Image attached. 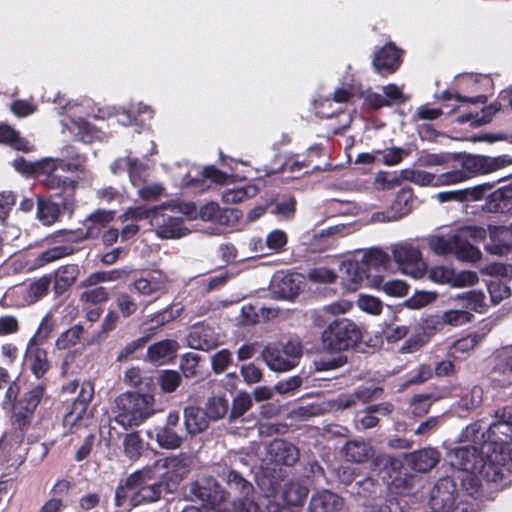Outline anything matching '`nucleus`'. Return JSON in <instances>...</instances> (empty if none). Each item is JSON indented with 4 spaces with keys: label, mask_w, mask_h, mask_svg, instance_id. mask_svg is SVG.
<instances>
[{
    "label": "nucleus",
    "mask_w": 512,
    "mask_h": 512,
    "mask_svg": "<svg viewBox=\"0 0 512 512\" xmlns=\"http://www.w3.org/2000/svg\"><path fill=\"white\" fill-rule=\"evenodd\" d=\"M461 243L457 232L449 236L432 235L428 238V245L436 254L452 253L457 259L468 262H477L481 259L482 253L477 247H464Z\"/></svg>",
    "instance_id": "obj_10"
},
{
    "label": "nucleus",
    "mask_w": 512,
    "mask_h": 512,
    "mask_svg": "<svg viewBox=\"0 0 512 512\" xmlns=\"http://www.w3.org/2000/svg\"><path fill=\"white\" fill-rule=\"evenodd\" d=\"M488 291L491 296V301L494 304L508 298L511 293L509 286L500 280L490 282L488 285Z\"/></svg>",
    "instance_id": "obj_62"
},
{
    "label": "nucleus",
    "mask_w": 512,
    "mask_h": 512,
    "mask_svg": "<svg viewBox=\"0 0 512 512\" xmlns=\"http://www.w3.org/2000/svg\"><path fill=\"white\" fill-rule=\"evenodd\" d=\"M50 285V276L38 278L26 288L25 301L29 304L35 303L48 292Z\"/></svg>",
    "instance_id": "obj_42"
},
{
    "label": "nucleus",
    "mask_w": 512,
    "mask_h": 512,
    "mask_svg": "<svg viewBox=\"0 0 512 512\" xmlns=\"http://www.w3.org/2000/svg\"><path fill=\"white\" fill-rule=\"evenodd\" d=\"M151 394L124 393L115 399L114 420L124 428L138 426L155 413Z\"/></svg>",
    "instance_id": "obj_3"
},
{
    "label": "nucleus",
    "mask_w": 512,
    "mask_h": 512,
    "mask_svg": "<svg viewBox=\"0 0 512 512\" xmlns=\"http://www.w3.org/2000/svg\"><path fill=\"white\" fill-rule=\"evenodd\" d=\"M183 311L181 304H172L161 311L148 315L142 322L141 329L149 336V339L156 335L159 328L177 319Z\"/></svg>",
    "instance_id": "obj_17"
},
{
    "label": "nucleus",
    "mask_w": 512,
    "mask_h": 512,
    "mask_svg": "<svg viewBox=\"0 0 512 512\" xmlns=\"http://www.w3.org/2000/svg\"><path fill=\"white\" fill-rule=\"evenodd\" d=\"M181 382V377L176 371L166 370L164 371L160 378L159 384L161 389L166 393H171L176 390Z\"/></svg>",
    "instance_id": "obj_61"
},
{
    "label": "nucleus",
    "mask_w": 512,
    "mask_h": 512,
    "mask_svg": "<svg viewBox=\"0 0 512 512\" xmlns=\"http://www.w3.org/2000/svg\"><path fill=\"white\" fill-rule=\"evenodd\" d=\"M308 487L299 480L287 481L281 489V498L288 505H301L308 495Z\"/></svg>",
    "instance_id": "obj_29"
},
{
    "label": "nucleus",
    "mask_w": 512,
    "mask_h": 512,
    "mask_svg": "<svg viewBox=\"0 0 512 512\" xmlns=\"http://www.w3.org/2000/svg\"><path fill=\"white\" fill-rule=\"evenodd\" d=\"M94 395V386L86 381L81 384L78 396L73 403L72 410L64 416L63 424L69 427V431L74 432V427H87L90 423V416L87 413V407Z\"/></svg>",
    "instance_id": "obj_13"
},
{
    "label": "nucleus",
    "mask_w": 512,
    "mask_h": 512,
    "mask_svg": "<svg viewBox=\"0 0 512 512\" xmlns=\"http://www.w3.org/2000/svg\"><path fill=\"white\" fill-rule=\"evenodd\" d=\"M436 297L437 295L434 292L418 291L407 299L406 305L411 309H420L435 301Z\"/></svg>",
    "instance_id": "obj_58"
},
{
    "label": "nucleus",
    "mask_w": 512,
    "mask_h": 512,
    "mask_svg": "<svg viewBox=\"0 0 512 512\" xmlns=\"http://www.w3.org/2000/svg\"><path fill=\"white\" fill-rule=\"evenodd\" d=\"M454 160H459L460 167L449 170L452 185L459 184L477 174H488L509 166L512 159L506 155L488 157L480 155H453Z\"/></svg>",
    "instance_id": "obj_5"
},
{
    "label": "nucleus",
    "mask_w": 512,
    "mask_h": 512,
    "mask_svg": "<svg viewBox=\"0 0 512 512\" xmlns=\"http://www.w3.org/2000/svg\"><path fill=\"white\" fill-rule=\"evenodd\" d=\"M81 325H74L60 334L55 342V346L59 350L69 349L78 344L83 334Z\"/></svg>",
    "instance_id": "obj_43"
},
{
    "label": "nucleus",
    "mask_w": 512,
    "mask_h": 512,
    "mask_svg": "<svg viewBox=\"0 0 512 512\" xmlns=\"http://www.w3.org/2000/svg\"><path fill=\"white\" fill-rule=\"evenodd\" d=\"M489 467L493 473L488 474V481L499 482L503 486L512 482V450L493 449L489 455Z\"/></svg>",
    "instance_id": "obj_15"
},
{
    "label": "nucleus",
    "mask_w": 512,
    "mask_h": 512,
    "mask_svg": "<svg viewBox=\"0 0 512 512\" xmlns=\"http://www.w3.org/2000/svg\"><path fill=\"white\" fill-rule=\"evenodd\" d=\"M157 213V206L153 208H146L144 206L130 207L123 214L119 216L121 222L129 220L140 221L143 219H150L152 224L153 217Z\"/></svg>",
    "instance_id": "obj_47"
},
{
    "label": "nucleus",
    "mask_w": 512,
    "mask_h": 512,
    "mask_svg": "<svg viewBox=\"0 0 512 512\" xmlns=\"http://www.w3.org/2000/svg\"><path fill=\"white\" fill-rule=\"evenodd\" d=\"M341 270L344 271L342 275L343 283L349 291H356L359 285L366 279V273L358 262H344Z\"/></svg>",
    "instance_id": "obj_31"
},
{
    "label": "nucleus",
    "mask_w": 512,
    "mask_h": 512,
    "mask_svg": "<svg viewBox=\"0 0 512 512\" xmlns=\"http://www.w3.org/2000/svg\"><path fill=\"white\" fill-rule=\"evenodd\" d=\"M390 252L394 262L403 274L415 279L421 278L424 275L426 265L417 247L407 242H400L393 244L390 247Z\"/></svg>",
    "instance_id": "obj_9"
},
{
    "label": "nucleus",
    "mask_w": 512,
    "mask_h": 512,
    "mask_svg": "<svg viewBox=\"0 0 512 512\" xmlns=\"http://www.w3.org/2000/svg\"><path fill=\"white\" fill-rule=\"evenodd\" d=\"M53 329L52 317L47 314L41 320L35 334L30 338L28 343L42 345L49 337Z\"/></svg>",
    "instance_id": "obj_54"
},
{
    "label": "nucleus",
    "mask_w": 512,
    "mask_h": 512,
    "mask_svg": "<svg viewBox=\"0 0 512 512\" xmlns=\"http://www.w3.org/2000/svg\"><path fill=\"white\" fill-rule=\"evenodd\" d=\"M495 420L487 429L488 444L501 445L512 440V406H505L497 409L494 414ZM494 448L491 447V451Z\"/></svg>",
    "instance_id": "obj_14"
},
{
    "label": "nucleus",
    "mask_w": 512,
    "mask_h": 512,
    "mask_svg": "<svg viewBox=\"0 0 512 512\" xmlns=\"http://www.w3.org/2000/svg\"><path fill=\"white\" fill-rule=\"evenodd\" d=\"M400 57V51L388 43L375 54L373 65L378 72L392 73L400 65Z\"/></svg>",
    "instance_id": "obj_21"
},
{
    "label": "nucleus",
    "mask_w": 512,
    "mask_h": 512,
    "mask_svg": "<svg viewBox=\"0 0 512 512\" xmlns=\"http://www.w3.org/2000/svg\"><path fill=\"white\" fill-rule=\"evenodd\" d=\"M491 453V444L484 443L480 452L475 446L453 449L447 454V460L451 467L471 474L475 480L488 481V474L493 473L489 467Z\"/></svg>",
    "instance_id": "obj_4"
},
{
    "label": "nucleus",
    "mask_w": 512,
    "mask_h": 512,
    "mask_svg": "<svg viewBox=\"0 0 512 512\" xmlns=\"http://www.w3.org/2000/svg\"><path fill=\"white\" fill-rule=\"evenodd\" d=\"M479 277L474 271H461L453 273L452 287L464 288L477 284Z\"/></svg>",
    "instance_id": "obj_63"
},
{
    "label": "nucleus",
    "mask_w": 512,
    "mask_h": 512,
    "mask_svg": "<svg viewBox=\"0 0 512 512\" xmlns=\"http://www.w3.org/2000/svg\"><path fill=\"white\" fill-rule=\"evenodd\" d=\"M302 354L301 343L289 340L285 343L266 345L261 352V358L271 371L281 373L295 368Z\"/></svg>",
    "instance_id": "obj_7"
},
{
    "label": "nucleus",
    "mask_w": 512,
    "mask_h": 512,
    "mask_svg": "<svg viewBox=\"0 0 512 512\" xmlns=\"http://www.w3.org/2000/svg\"><path fill=\"white\" fill-rule=\"evenodd\" d=\"M123 454L131 461H136L142 455L145 443L138 432L126 433L122 442Z\"/></svg>",
    "instance_id": "obj_37"
},
{
    "label": "nucleus",
    "mask_w": 512,
    "mask_h": 512,
    "mask_svg": "<svg viewBox=\"0 0 512 512\" xmlns=\"http://www.w3.org/2000/svg\"><path fill=\"white\" fill-rule=\"evenodd\" d=\"M188 346L192 349L209 351L217 346V340L213 337L212 330L202 326H196L187 337Z\"/></svg>",
    "instance_id": "obj_27"
},
{
    "label": "nucleus",
    "mask_w": 512,
    "mask_h": 512,
    "mask_svg": "<svg viewBox=\"0 0 512 512\" xmlns=\"http://www.w3.org/2000/svg\"><path fill=\"white\" fill-rule=\"evenodd\" d=\"M73 249L68 246H57L42 252L37 258L39 266L59 260L65 256L72 254Z\"/></svg>",
    "instance_id": "obj_49"
},
{
    "label": "nucleus",
    "mask_w": 512,
    "mask_h": 512,
    "mask_svg": "<svg viewBox=\"0 0 512 512\" xmlns=\"http://www.w3.org/2000/svg\"><path fill=\"white\" fill-rule=\"evenodd\" d=\"M307 278L315 284H330L335 282L337 275L327 267H315L308 271Z\"/></svg>",
    "instance_id": "obj_52"
},
{
    "label": "nucleus",
    "mask_w": 512,
    "mask_h": 512,
    "mask_svg": "<svg viewBox=\"0 0 512 512\" xmlns=\"http://www.w3.org/2000/svg\"><path fill=\"white\" fill-rule=\"evenodd\" d=\"M391 412L392 405L389 403L369 406L361 415L358 416L357 424L362 429L373 428L378 424L379 421L376 414L386 416Z\"/></svg>",
    "instance_id": "obj_34"
},
{
    "label": "nucleus",
    "mask_w": 512,
    "mask_h": 512,
    "mask_svg": "<svg viewBox=\"0 0 512 512\" xmlns=\"http://www.w3.org/2000/svg\"><path fill=\"white\" fill-rule=\"evenodd\" d=\"M479 334H470L455 341L451 347V354L468 353L473 350L482 340Z\"/></svg>",
    "instance_id": "obj_51"
},
{
    "label": "nucleus",
    "mask_w": 512,
    "mask_h": 512,
    "mask_svg": "<svg viewBox=\"0 0 512 512\" xmlns=\"http://www.w3.org/2000/svg\"><path fill=\"white\" fill-rule=\"evenodd\" d=\"M252 407V398L247 392H239L232 401L229 420L243 416Z\"/></svg>",
    "instance_id": "obj_48"
},
{
    "label": "nucleus",
    "mask_w": 512,
    "mask_h": 512,
    "mask_svg": "<svg viewBox=\"0 0 512 512\" xmlns=\"http://www.w3.org/2000/svg\"><path fill=\"white\" fill-rule=\"evenodd\" d=\"M450 301L456 303L457 306L465 308L469 312L475 311L480 313L486 306L485 294L477 290L458 294L454 298H451Z\"/></svg>",
    "instance_id": "obj_33"
},
{
    "label": "nucleus",
    "mask_w": 512,
    "mask_h": 512,
    "mask_svg": "<svg viewBox=\"0 0 512 512\" xmlns=\"http://www.w3.org/2000/svg\"><path fill=\"white\" fill-rule=\"evenodd\" d=\"M345 362L346 359L341 355H323L314 364L317 370L328 371L342 367Z\"/></svg>",
    "instance_id": "obj_59"
},
{
    "label": "nucleus",
    "mask_w": 512,
    "mask_h": 512,
    "mask_svg": "<svg viewBox=\"0 0 512 512\" xmlns=\"http://www.w3.org/2000/svg\"><path fill=\"white\" fill-rule=\"evenodd\" d=\"M155 440L161 448L174 450L181 447L184 439L174 428L163 426L157 429Z\"/></svg>",
    "instance_id": "obj_39"
},
{
    "label": "nucleus",
    "mask_w": 512,
    "mask_h": 512,
    "mask_svg": "<svg viewBox=\"0 0 512 512\" xmlns=\"http://www.w3.org/2000/svg\"><path fill=\"white\" fill-rule=\"evenodd\" d=\"M64 152L66 160L43 158L37 162H28L23 157H18L13 161V167L25 175L43 176V182L49 188L74 191L77 181L62 177L58 172H84L85 158L74 155L73 147H66Z\"/></svg>",
    "instance_id": "obj_1"
},
{
    "label": "nucleus",
    "mask_w": 512,
    "mask_h": 512,
    "mask_svg": "<svg viewBox=\"0 0 512 512\" xmlns=\"http://www.w3.org/2000/svg\"><path fill=\"white\" fill-rule=\"evenodd\" d=\"M406 460L414 470L427 472L439 462L440 454L436 449L429 447L410 453Z\"/></svg>",
    "instance_id": "obj_24"
},
{
    "label": "nucleus",
    "mask_w": 512,
    "mask_h": 512,
    "mask_svg": "<svg viewBox=\"0 0 512 512\" xmlns=\"http://www.w3.org/2000/svg\"><path fill=\"white\" fill-rule=\"evenodd\" d=\"M456 308L447 310L443 313L441 319L444 324L450 326H461L471 321L473 315L471 312L467 311L465 308L457 306Z\"/></svg>",
    "instance_id": "obj_44"
},
{
    "label": "nucleus",
    "mask_w": 512,
    "mask_h": 512,
    "mask_svg": "<svg viewBox=\"0 0 512 512\" xmlns=\"http://www.w3.org/2000/svg\"><path fill=\"white\" fill-rule=\"evenodd\" d=\"M127 170L132 185L137 188L138 196L145 201L157 200L165 194L161 183H147L145 172L147 166L136 158H119L112 166L114 173L118 170Z\"/></svg>",
    "instance_id": "obj_6"
},
{
    "label": "nucleus",
    "mask_w": 512,
    "mask_h": 512,
    "mask_svg": "<svg viewBox=\"0 0 512 512\" xmlns=\"http://www.w3.org/2000/svg\"><path fill=\"white\" fill-rule=\"evenodd\" d=\"M167 204L157 206V213L153 217L152 226L156 235L162 239H179L189 233V229L183 227V218L175 214Z\"/></svg>",
    "instance_id": "obj_11"
},
{
    "label": "nucleus",
    "mask_w": 512,
    "mask_h": 512,
    "mask_svg": "<svg viewBox=\"0 0 512 512\" xmlns=\"http://www.w3.org/2000/svg\"><path fill=\"white\" fill-rule=\"evenodd\" d=\"M43 393V386L37 385L36 387H34L28 393L25 394V396L21 400V405L27 415H30L34 412V410L40 403Z\"/></svg>",
    "instance_id": "obj_53"
},
{
    "label": "nucleus",
    "mask_w": 512,
    "mask_h": 512,
    "mask_svg": "<svg viewBox=\"0 0 512 512\" xmlns=\"http://www.w3.org/2000/svg\"><path fill=\"white\" fill-rule=\"evenodd\" d=\"M508 233L509 230L505 228H490V242L485 246L486 251L494 255L507 253L511 248L510 244L505 240Z\"/></svg>",
    "instance_id": "obj_36"
},
{
    "label": "nucleus",
    "mask_w": 512,
    "mask_h": 512,
    "mask_svg": "<svg viewBox=\"0 0 512 512\" xmlns=\"http://www.w3.org/2000/svg\"><path fill=\"white\" fill-rule=\"evenodd\" d=\"M240 375L247 385H254L263 380V370L254 363L244 364L240 367Z\"/></svg>",
    "instance_id": "obj_55"
},
{
    "label": "nucleus",
    "mask_w": 512,
    "mask_h": 512,
    "mask_svg": "<svg viewBox=\"0 0 512 512\" xmlns=\"http://www.w3.org/2000/svg\"><path fill=\"white\" fill-rule=\"evenodd\" d=\"M0 143L8 144L17 150L25 152L31 150L29 143L20 138L18 133L6 124H0Z\"/></svg>",
    "instance_id": "obj_41"
},
{
    "label": "nucleus",
    "mask_w": 512,
    "mask_h": 512,
    "mask_svg": "<svg viewBox=\"0 0 512 512\" xmlns=\"http://www.w3.org/2000/svg\"><path fill=\"white\" fill-rule=\"evenodd\" d=\"M377 155L384 164L393 166L400 163L408 155V152L402 148L393 147L385 151H378Z\"/></svg>",
    "instance_id": "obj_57"
},
{
    "label": "nucleus",
    "mask_w": 512,
    "mask_h": 512,
    "mask_svg": "<svg viewBox=\"0 0 512 512\" xmlns=\"http://www.w3.org/2000/svg\"><path fill=\"white\" fill-rule=\"evenodd\" d=\"M80 274L78 265L68 264L59 267L55 271L54 290L60 295L65 292L77 279Z\"/></svg>",
    "instance_id": "obj_32"
},
{
    "label": "nucleus",
    "mask_w": 512,
    "mask_h": 512,
    "mask_svg": "<svg viewBox=\"0 0 512 512\" xmlns=\"http://www.w3.org/2000/svg\"><path fill=\"white\" fill-rule=\"evenodd\" d=\"M323 345L330 351H344L362 339L361 329L353 321L343 318L329 324L322 334Z\"/></svg>",
    "instance_id": "obj_8"
},
{
    "label": "nucleus",
    "mask_w": 512,
    "mask_h": 512,
    "mask_svg": "<svg viewBox=\"0 0 512 512\" xmlns=\"http://www.w3.org/2000/svg\"><path fill=\"white\" fill-rule=\"evenodd\" d=\"M24 362L38 379L43 378L51 367L47 351L41 345L32 343H27Z\"/></svg>",
    "instance_id": "obj_18"
},
{
    "label": "nucleus",
    "mask_w": 512,
    "mask_h": 512,
    "mask_svg": "<svg viewBox=\"0 0 512 512\" xmlns=\"http://www.w3.org/2000/svg\"><path fill=\"white\" fill-rule=\"evenodd\" d=\"M342 450L346 460L354 463H362L374 455L372 446L360 440L347 442Z\"/></svg>",
    "instance_id": "obj_30"
},
{
    "label": "nucleus",
    "mask_w": 512,
    "mask_h": 512,
    "mask_svg": "<svg viewBox=\"0 0 512 512\" xmlns=\"http://www.w3.org/2000/svg\"><path fill=\"white\" fill-rule=\"evenodd\" d=\"M405 178L419 186H449L452 185L451 176L449 171L441 174H432L423 170H405Z\"/></svg>",
    "instance_id": "obj_22"
},
{
    "label": "nucleus",
    "mask_w": 512,
    "mask_h": 512,
    "mask_svg": "<svg viewBox=\"0 0 512 512\" xmlns=\"http://www.w3.org/2000/svg\"><path fill=\"white\" fill-rule=\"evenodd\" d=\"M187 497L191 501L201 502L203 511H206L210 507L219 506L225 499V493L215 479L202 477L189 484Z\"/></svg>",
    "instance_id": "obj_12"
},
{
    "label": "nucleus",
    "mask_w": 512,
    "mask_h": 512,
    "mask_svg": "<svg viewBox=\"0 0 512 512\" xmlns=\"http://www.w3.org/2000/svg\"><path fill=\"white\" fill-rule=\"evenodd\" d=\"M390 258L389 255L381 249H371L363 255V262L369 267L387 268Z\"/></svg>",
    "instance_id": "obj_50"
},
{
    "label": "nucleus",
    "mask_w": 512,
    "mask_h": 512,
    "mask_svg": "<svg viewBox=\"0 0 512 512\" xmlns=\"http://www.w3.org/2000/svg\"><path fill=\"white\" fill-rule=\"evenodd\" d=\"M459 242H462L461 246L474 247L469 240L474 242L482 241L486 238V230L481 227L467 226L461 227L457 231Z\"/></svg>",
    "instance_id": "obj_45"
},
{
    "label": "nucleus",
    "mask_w": 512,
    "mask_h": 512,
    "mask_svg": "<svg viewBox=\"0 0 512 512\" xmlns=\"http://www.w3.org/2000/svg\"><path fill=\"white\" fill-rule=\"evenodd\" d=\"M227 483L231 489H234L240 495L239 512H263L260 503L249 498L253 491V486L239 473L233 470L229 471L227 473Z\"/></svg>",
    "instance_id": "obj_16"
},
{
    "label": "nucleus",
    "mask_w": 512,
    "mask_h": 512,
    "mask_svg": "<svg viewBox=\"0 0 512 512\" xmlns=\"http://www.w3.org/2000/svg\"><path fill=\"white\" fill-rule=\"evenodd\" d=\"M115 213L112 210H96L88 215L84 221L87 238H96L101 230L114 219Z\"/></svg>",
    "instance_id": "obj_26"
},
{
    "label": "nucleus",
    "mask_w": 512,
    "mask_h": 512,
    "mask_svg": "<svg viewBox=\"0 0 512 512\" xmlns=\"http://www.w3.org/2000/svg\"><path fill=\"white\" fill-rule=\"evenodd\" d=\"M492 200L499 202L496 206L498 210L512 211V184L495 191L492 194Z\"/></svg>",
    "instance_id": "obj_60"
},
{
    "label": "nucleus",
    "mask_w": 512,
    "mask_h": 512,
    "mask_svg": "<svg viewBox=\"0 0 512 512\" xmlns=\"http://www.w3.org/2000/svg\"><path fill=\"white\" fill-rule=\"evenodd\" d=\"M357 305L362 311L372 315H379L383 308L380 299L364 294L359 296Z\"/></svg>",
    "instance_id": "obj_56"
},
{
    "label": "nucleus",
    "mask_w": 512,
    "mask_h": 512,
    "mask_svg": "<svg viewBox=\"0 0 512 512\" xmlns=\"http://www.w3.org/2000/svg\"><path fill=\"white\" fill-rule=\"evenodd\" d=\"M227 209H222L216 202H208L198 211V217L203 221L227 224L229 221Z\"/></svg>",
    "instance_id": "obj_38"
},
{
    "label": "nucleus",
    "mask_w": 512,
    "mask_h": 512,
    "mask_svg": "<svg viewBox=\"0 0 512 512\" xmlns=\"http://www.w3.org/2000/svg\"><path fill=\"white\" fill-rule=\"evenodd\" d=\"M59 207L57 204L39 200L37 208V217L44 225L53 224L59 217Z\"/></svg>",
    "instance_id": "obj_46"
},
{
    "label": "nucleus",
    "mask_w": 512,
    "mask_h": 512,
    "mask_svg": "<svg viewBox=\"0 0 512 512\" xmlns=\"http://www.w3.org/2000/svg\"><path fill=\"white\" fill-rule=\"evenodd\" d=\"M178 347V343L172 339L158 341L149 346L147 358L151 362L162 364L174 356Z\"/></svg>",
    "instance_id": "obj_28"
},
{
    "label": "nucleus",
    "mask_w": 512,
    "mask_h": 512,
    "mask_svg": "<svg viewBox=\"0 0 512 512\" xmlns=\"http://www.w3.org/2000/svg\"><path fill=\"white\" fill-rule=\"evenodd\" d=\"M132 286L137 294L149 297L164 293L167 288V282L162 276L148 275L136 279Z\"/></svg>",
    "instance_id": "obj_25"
},
{
    "label": "nucleus",
    "mask_w": 512,
    "mask_h": 512,
    "mask_svg": "<svg viewBox=\"0 0 512 512\" xmlns=\"http://www.w3.org/2000/svg\"><path fill=\"white\" fill-rule=\"evenodd\" d=\"M274 293L282 299H293L299 292L300 287L290 274L276 276L273 280Z\"/></svg>",
    "instance_id": "obj_35"
},
{
    "label": "nucleus",
    "mask_w": 512,
    "mask_h": 512,
    "mask_svg": "<svg viewBox=\"0 0 512 512\" xmlns=\"http://www.w3.org/2000/svg\"><path fill=\"white\" fill-rule=\"evenodd\" d=\"M228 409L229 403L225 397L212 396L207 399L204 411L210 421H218L227 414Z\"/></svg>",
    "instance_id": "obj_40"
},
{
    "label": "nucleus",
    "mask_w": 512,
    "mask_h": 512,
    "mask_svg": "<svg viewBox=\"0 0 512 512\" xmlns=\"http://www.w3.org/2000/svg\"><path fill=\"white\" fill-rule=\"evenodd\" d=\"M232 361V354L228 349H222L211 358L212 369L215 373H222Z\"/></svg>",
    "instance_id": "obj_64"
},
{
    "label": "nucleus",
    "mask_w": 512,
    "mask_h": 512,
    "mask_svg": "<svg viewBox=\"0 0 512 512\" xmlns=\"http://www.w3.org/2000/svg\"><path fill=\"white\" fill-rule=\"evenodd\" d=\"M309 509L311 512H342L344 502L337 494L322 490L312 496Z\"/></svg>",
    "instance_id": "obj_20"
},
{
    "label": "nucleus",
    "mask_w": 512,
    "mask_h": 512,
    "mask_svg": "<svg viewBox=\"0 0 512 512\" xmlns=\"http://www.w3.org/2000/svg\"><path fill=\"white\" fill-rule=\"evenodd\" d=\"M268 453L274 462L289 466L299 459L297 447L285 440H274L268 447Z\"/></svg>",
    "instance_id": "obj_23"
},
{
    "label": "nucleus",
    "mask_w": 512,
    "mask_h": 512,
    "mask_svg": "<svg viewBox=\"0 0 512 512\" xmlns=\"http://www.w3.org/2000/svg\"><path fill=\"white\" fill-rule=\"evenodd\" d=\"M184 426L187 434L196 436L208 429L210 420L204 409L195 405H189L183 411Z\"/></svg>",
    "instance_id": "obj_19"
},
{
    "label": "nucleus",
    "mask_w": 512,
    "mask_h": 512,
    "mask_svg": "<svg viewBox=\"0 0 512 512\" xmlns=\"http://www.w3.org/2000/svg\"><path fill=\"white\" fill-rule=\"evenodd\" d=\"M183 464L179 457L159 459L152 465L135 471L127 477V485L132 487L131 505L156 502L162 495V484L168 478L170 469Z\"/></svg>",
    "instance_id": "obj_2"
}]
</instances>
